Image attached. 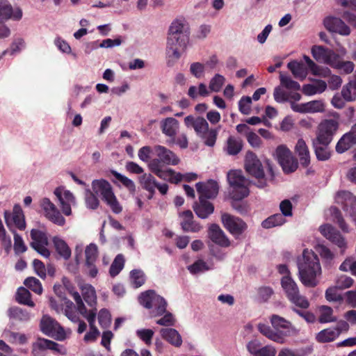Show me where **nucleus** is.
I'll return each mask as SVG.
<instances>
[{
    "mask_svg": "<svg viewBox=\"0 0 356 356\" xmlns=\"http://www.w3.org/2000/svg\"><path fill=\"white\" fill-rule=\"evenodd\" d=\"M189 27L184 19L174 20L168 31L166 52L170 59L177 60L181 57L180 49H186L189 41Z\"/></svg>",
    "mask_w": 356,
    "mask_h": 356,
    "instance_id": "1",
    "label": "nucleus"
},
{
    "mask_svg": "<svg viewBox=\"0 0 356 356\" xmlns=\"http://www.w3.org/2000/svg\"><path fill=\"white\" fill-rule=\"evenodd\" d=\"M299 278L307 287H315L318 284L316 277L321 274L319 259L312 250H304L302 259L298 264Z\"/></svg>",
    "mask_w": 356,
    "mask_h": 356,
    "instance_id": "2",
    "label": "nucleus"
},
{
    "mask_svg": "<svg viewBox=\"0 0 356 356\" xmlns=\"http://www.w3.org/2000/svg\"><path fill=\"white\" fill-rule=\"evenodd\" d=\"M92 188L96 195L102 197L113 213L118 214L122 211V207L118 201L111 184L107 180L104 179L93 180Z\"/></svg>",
    "mask_w": 356,
    "mask_h": 356,
    "instance_id": "3",
    "label": "nucleus"
},
{
    "mask_svg": "<svg viewBox=\"0 0 356 356\" xmlns=\"http://www.w3.org/2000/svg\"><path fill=\"white\" fill-rule=\"evenodd\" d=\"M139 303L145 308L152 311V316H162L166 311L167 302L154 290H148L141 293L138 298Z\"/></svg>",
    "mask_w": 356,
    "mask_h": 356,
    "instance_id": "4",
    "label": "nucleus"
},
{
    "mask_svg": "<svg viewBox=\"0 0 356 356\" xmlns=\"http://www.w3.org/2000/svg\"><path fill=\"white\" fill-rule=\"evenodd\" d=\"M227 180L232 188L231 197L234 200H241L250 193L247 186L248 181L241 170H231L227 174Z\"/></svg>",
    "mask_w": 356,
    "mask_h": 356,
    "instance_id": "5",
    "label": "nucleus"
},
{
    "mask_svg": "<svg viewBox=\"0 0 356 356\" xmlns=\"http://www.w3.org/2000/svg\"><path fill=\"white\" fill-rule=\"evenodd\" d=\"M282 287L291 302L296 307L306 309L309 307V302L306 297L300 294L296 282L290 275H285L281 280Z\"/></svg>",
    "mask_w": 356,
    "mask_h": 356,
    "instance_id": "6",
    "label": "nucleus"
},
{
    "mask_svg": "<svg viewBox=\"0 0 356 356\" xmlns=\"http://www.w3.org/2000/svg\"><path fill=\"white\" fill-rule=\"evenodd\" d=\"M245 168L249 175L257 179L254 184L258 188H263L266 186V178L262 163L252 152H248L245 155Z\"/></svg>",
    "mask_w": 356,
    "mask_h": 356,
    "instance_id": "7",
    "label": "nucleus"
},
{
    "mask_svg": "<svg viewBox=\"0 0 356 356\" xmlns=\"http://www.w3.org/2000/svg\"><path fill=\"white\" fill-rule=\"evenodd\" d=\"M339 128V123L334 119L322 121L318 126L316 143L323 146H327L332 140L333 136Z\"/></svg>",
    "mask_w": 356,
    "mask_h": 356,
    "instance_id": "8",
    "label": "nucleus"
},
{
    "mask_svg": "<svg viewBox=\"0 0 356 356\" xmlns=\"http://www.w3.org/2000/svg\"><path fill=\"white\" fill-rule=\"evenodd\" d=\"M41 331L46 335L58 341L65 339V332L63 327L51 317L44 315L40 321Z\"/></svg>",
    "mask_w": 356,
    "mask_h": 356,
    "instance_id": "9",
    "label": "nucleus"
},
{
    "mask_svg": "<svg viewBox=\"0 0 356 356\" xmlns=\"http://www.w3.org/2000/svg\"><path fill=\"white\" fill-rule=\"evenodd\" d=\"M270 323L277 334L282 338V343L285 342L286 337L296 335L298 330L291 323L277 314L270 316Z\"/></svg>",
    "mask_w": 356,
    "mask_h": 356,
    "instance_id": "10",
    "label": "nucleus"
},
{
    "mask_svg": "<svg viewBox=\"0 0 356 356\" xmlns=\"http://www.w3.org/2000/svg\"><path fill=\"white\" fill-rule=\"evenodd\" d=\"M224 227L236 238L241 236L248 228V225L241 218L224 213L221 216Z\"/></svg>",
    "mask_w": 356,
    "mask_h": 356,
    "instance_id": "11",
    "label": "nucleus"
},
{
    "mask_svg": "<svg viewBox=\"0 0 356 356\" xmlns=\"http://www.w3.org/2000/svg\"><path fill=\"white\" fill-rule=\"evenodd\" d=\"M277 161L285 173H291L298 168V161L284 145H279L275 150Z\"/></svg>",
    "mask_w": 356,
    "mask_h": 356,
    "instance_id": "12",
    "label": "nucleus"
},
{
    "mask_svg": "<svg viewBox=\"0 0 356 356\" xmlns=\"http://www.w3.org/2000/svg\"><path fill=\"white\" fill-rule=\"evenodd\" d=\"M4 218L6 225L12 232L14 231L13 229V227H15L19 230L25 229V218L24 212L19 205L15 204L13 207L12 213L6 211L4 212Z\"/></svg>",
    "mask_w": 356,
    "mask_h": 356,
    "instance_id": "13",
    "label": "nucleus"
},
{
    "mask_svg": "<svg viewBox=\"0 0 356 356\" xmlns=\"http://www.w3.org/2000/svg\"><path fill=\"white\" fill-rule=\"evenodd\" d=\"M319 231L323 236L341 249V254L344 253L347 248V243L338 230L332 225L325 224L319 227Z\"/></svg>",
    "mask_w": 356,
    "mask_h": 356,
    "instance_id": "14",
    "label": "nucleus"
},
{
    "mask_svg": "<svg viewBox=\"0 0 356 356\" xmlns=\"http://www.w3.org/2000/svg\"><path fill=\"white\" fill-rule=\"evenodd\" d=\"M22 14L20 8H13L7 0H0V24H3L9 19L19 21Z\"/></svg>",
    "mask_w": 356,
    "mask_h": 356,
    "instance_id": "15",
    "label": "nucleus"
},
{
    "mask_svg": "<svg viewBox=\"0 0 356 356\" xmlns=\"http://www.w3.org/2000/svg\"><path fill=\"white\" fill-rule=\"evenodd\" d=\"M336 202L342 206L343 209L350 216L356 218V197L348 191L338 192Z\"/></svg>",
    "mask_w": 356,
    "mask_h": 356,
    "instance_id": "16",
    "label": "nucleus"
},
{
    "mask_svg": "<svg viewBox=\"0 0 356 356\" xmlns=\"http://www.w3.org/2000/svg\"><path fill=\"white\" fill-rule=\"evenodd\" d=\"M41 207L45 212V216L49 220L60 226L65 224V220L64 217L49 198L45 197L42 200Z\"/></svg>",
    "mask_w": 356,
    "mask_h": 356,
    "instance_id": "17",
    "label": "nucleus"
},
{
    "mask_svg": "<svg viewBox=\"0 0 356 356\" xmlns=\"http://www.w3.org/2000/svg\"><path fill=\"white\" fill-rule=\"evenodd\" d=\"M325 29L332 33H337L342 35H348L350 29L340 18L335 17H327L323 20Z\"/></svg>",
    "mask_w": 356,
    "mask_h": 356,
    "instance_id": "18",
    "label": "nucleus"
},
{
    "mask_svg": "<svg viewBox=\"0 0 356 356\" xmlns=\"http://www.w3.org/2000/svg\"><path fill=\"white\" fill-rule=\"evenodd\" d=\"M195 186L200 197L204 199H213L218 194V184L213 179H209L207 182H198Z\"/></svg>",
    "mask_w": 356,
    "mask_h": 356,
    "instance_id": "19",
    "label": "nucleus"
},
{
    "mask_svg": "<svg viewBox=\"0 0 356 356\" xmlns=\"http://www.w3.org/2000/svg\"><path fill=\"white\" fill-rule=\"evenodd\" d=\"M248 351L252 356H275L276 350L271 346H262L261 342L257 339L249 341L246 346Z\"/></svg>",
    "mask_w": 356,
    "mask_h": 356,
    "instance_id": "20",
    "label": "nucleus"
},
{
    "mask_svg": "<svg viewBox=\"0 0 356 356\" xmlns=\"http://www.w3.org/2000/svg\"><path fill=\"white\" fill-rule=\"evenodd\" d=\"M356 145V126H353L350 131L346 133L337 142L336 152L342 154ZM356 157V153L354 155Z\"/></svg>",
    "mask_w": 356,
    "mask_h": 356,
    "instance_id": "21",
    "label": "nucleus"
},
{
    "mask_svg": "<svg viewBox=\"0 0 356 356\" xmlns=\"http://www.w3.org/2000/svg\"><path fill=\"white\" fill-rule=\"evenodd\" d=\"M60 345L51 340L38 338L35 342L32 344L31 353L33 356H44L43 352L46 350H51L60 353Z\"/></svg>",
    "mask_w": 356,
    "mask_h": 356,
    "instance_id": "22",
    "label": "nucleus"
},
{
    "mask_svg": "<svg viewBox=\"0 0 356 356\" xmlns=\"http://www.w3.org/2000/svg\"><path fill=\"white\" fill-rule=\"evenodd\" d=\"M208 236L216 245L227 248L230 245V241L223 230L216 223L211 224L208 229Z\"/></svg>",
    "mask_w": 356,
    "mask_h": 356,
    "instance_id": "23",
    "label": "nucleus"
},
{
    "mask_svg": "<svg viewBox=\"0 0 356 356\" xmlns=\"http://www.w3.org/2000/svg\"><path fill=\"white\" fill-rule=\"evenodd\" d=\"M184 122L188 127H192L200 137L204 136L209 129L207 121L202 117L195 118L193 115H188L184 118Z\"/></svg>",
    "mask_w": 356,
    "mask_h": 356,
    "instance_id": "24",
    "label": "nucleus"
},
{
    "mask_svg": "<svg viewBox=\"0 0 356 356\" xmlns=\"http://www.w3.org/2000/svg\"><path fill=\"white\" fill-rule=\"evenodd\" d=\"M181 216L183 220L180 225L184 232L196 233L202 229V225L194 220L193 212L191 210L183 211Z\"/></svg>",
    "mask_w": 356,
    "mask_h": 356,
    "instance_id": "25",
    "label": "nucleus"
},
{
    "mask_svg": "<svg viewBox=\"0 0 356 356\" xmlns=\"http://www.w3.org/2000/svg\"><path fill=\"white\" fill-rule=\"evenodd\" d=\"M193 209L195 214L202 219L207 218L214 211L213 204L203 197H199V202H194Z\"/></svg>",
    "mask_w": 356,
    "mask_h": 356,
    "instance_id": "26",
    "label": "nucleus"
},
{
    "mask_svg": "<svg viewBox=\"0 0 356 356\" xmlns=\"http://www.w3.org/2000/svg\"><path fill=\"white\" fill-rule=\"evenodd\" d=\"M158 157L165 165H177L179 162V158L171 150L161 145L155 147Z\"/></svg>",
    "mask_w": 356,
    "mask_h": 356,
    "instance_id": "27",
    "label": "nucleus"
},
{
    "mask_svg": "<svg viewBox=\"0 0 356 356\" xmlns=\"http://www.w3.org/2000/svg\"><path fill=\"white\" fill-rule=\"evenodd\" d=\"M295 151L298 154L300 164L306 168L310 163L309 151L305 141L302 138L298 139Z\"/></svg>",
    "mask_w": 356,
    "mask_h": 356,
    "instance_id": "28",
    "label": "nucleus"
},
{
    "mask_svg": "<svg viewBox=\"0 0 356 356\" xmlns=\"http://www.w3.org/2000/svg\"><path fill=\"white\" fill-rule=\"evenodd\" d=\"M163 339L175 347H179L182 344V339L179 333L174 328H162L160 330Z\"/></svg>",
    "mask_w": 356,
    "mask_h": 356,
    "instance_id": "29",
    "label": "nucleus"
},
{
    "mask_svg": "<svg viewBox=\"0 0 356 356\" xmlns=\"http://www.w3.org/2000/svg\"><path fill=\"white\" fill-rule=\"evenodd\" d=\"M52 241L55 250L60 257L64 260H68L71 257L72 252L67 243L58 236H54Z\"/></svg>",
    "mask_w": 356,
    "mask_h": 356,
    "instance_id": "30",
    "label": "nucleus"
},
{
    "mask_svg": "<svg viewBox=\"0 0 356 356\" xmlns=\"http://www.w3.org/2000/svg\"><path fill=\"white\" fill-rule=\"evenodd\" d=\"M178 121L173 118H167L161 122L162 132L171 138H174L178 129Z\"/></svg>",
    "mask_w": 356,
    "mask_h": 356,
    "instance_id": "31",
    "label": "nucleus"
},
{
    "mask_svg": "<svg viewBox=\"0 0 356 356\" xmlns=\"http://www.w3.org/2000/svg\"><path fill=\"white\" fill-rule=\"evenodd\" d=\"M157 177L165 181H168L172 184H178L183 179V175L180 172H176L172 169L160 170L156 174Z\"/></svg>",
    "mask_w": 356,
    "mask_h": 356,
    "instance_id": "32",
    "label": "nucleus"
},
{
    "mask_svg": "<svg viewBox=\"0 0 356 356\" xmlns=\"http://www.w3.org/2000/svg\"><path fill=\"white\" fill-rule=\"evenodd\" d=\"M339 336V332L334 327L324 329L316 335V340L320 343H327L333 341Z\"/></svg>",
    "mask_w": 356,
    "mask_h": 356,
    "instance_id": "33",
    "label": "nucleus"
},
{
    "mask_svg": "<svg viewBox=\"0 0 356 356\" xmlns=\"http://www.w3.org/2000/svg\"><path fill=\"white\" fill-rule=\"evenodd\" d=\"M287 67L296 78L303 80L307 76V69L304 64L296 60L291 61L288 63Z\"/></svg>",
    "mask_w": 356,
    "mask_h": 356,
    "instance_id": "34",
    "label": "nucleus"
},
{
    "mask_svg": "<svg viewBox=\"0 0 356 356\" xmlns=\"http://www.w3.org/2000/svg\"><path fill=\"white\" fill-rule=\"evenodd\" d=\"M243 142L241 139L235 138L234 136H229L227 141L226 151L229 155H236L242 149Z\"/></svg>",
    "mask_w": 356,
    "mask_h": 356,
    "instance_id": "35",
    "label": "nucleus"
},
{
    "mask_svg": "<svg viewBox=\"0 0 356 356\" xmlns=\"http://www.w3.org/2000/svg\"><path fill=\"white\" fill-rule=\"evenodd\" d=\"M16 300L22 305H27L31 307L35 306V303L31 300V294L29 291L24 287H19L16 293Z\"/></svg>",
    "mask_w": 356,
    "mask_h": 356,
    "instance_id": "36",
    "label": "nucleus"
},
{
    "mask_svg": "<svg viewBox=\"0 0 356 356\" xmlns=\"http://www.w3.org/2000/svg\"><path fill=\"white\" fill-rule=\"evenodd\" d=\"M341 95L348 102L353 101L356 99V77L343 87Z\"/></svg>",
    "mask_w": 356,
    "mask_h": 356,
    "instance_id": "37",
    "label": "nucleus"
},
{
    "mask_svg": "<svg viewBox=\"0 0 356 356\" xmlns=\"http://www.w3.org/2000/svg\"><path fill=\"white\" fill-rule=\"evenodd\" d=\"M286 222V219L281 213L272 215L264 220L261 225L265 229H270L276 226L282 225Z\"/></svg>",
    "mask_w": 356,
    "mask_h": 356,
    "instance_id": "38",
    "label": "nucleus"
},
{
    "mask_svg": "<svg viewBox=\"0 0 356 356\" xmlns=\"http://www.w3.org/2000/svg\"><path fill=\"white\" fill-rule=\"evenodd\" d=\"M258 330L269 339L279 343H282V338L280 335L277 334L275 330H273L269 325L264 323H259L258 325Z\"/></svg>",
    "mask_w": 356,
    "mask_h": 356,
    "instance_id": "39",
    "label": "nucleus"
},
{
    "mask_svg": "<svg viewBox=\"0 0 356 356\" xmlns=\"http://www.w3.org/2000/svg\"><path fill=\"white\" fill-rule=\"evenodd\" d=\"M337 317L333 316V309L327 305L320 307V316L318 321L321 323H326L337 321Z\"/></svg>",
    "mask_w": 356,
    "mask_h": 356,
    "instance_id": "40",
    "label": "nucleus"
},
{
    "mask_svg": "<svg viewBox=\"0 0 356 356\" xmlns=\"http://www.w3.org/2000/svg\"><path fill=\"white\" fill-rule=\"evenodd\" d=\"M143 188L148 192H152L157 186V181L152 174H144L140 178Z\"/></svg>",
    "mask_w": 356,
    "mask_h": 356,
    "instance_id": "41",
    "label": "nucleus"
},
{
    "mask_svg": "<svg viewBox=\"0 0 356 356\" xmlns=\"http://www.w3.org/2000/svg\"><path fill=\"white\" fill-rule=\"evenodd\" d=\"M111 174L122 183V184L129 191L131 194H134L136 192V185L135 183L127 177L124 175L118 172L115 170H111Z\"/></svg>",
    "mask_w": 356,
    "mask_h": 356,
    "instance_id": "42",
    "label": "nucleus"
},
{
    "mask_svg": "<svg viewBox=\"0 0 356 356\" xmlns=\"http://www.w3.org/2000/svg\"><path fill=\"white\" fill-rule=\"evenodd\" d=\"M9 315L10 318L20 321H27L30 319L29 313L17 307H11L9 309Z\"/></svg>",
    "mask_w": 356,
    "mask_h": 356,
    "instance_id": "43",
    "label": "nucleus"
},
{
    "mask_svg": "<svg viewBox=\"0 0 356 356\" xmlns=\"http://www.w3.org/2000/svg\"><path fill=\"white\" fill-rule=\"evenodd\" d=\"M124 257L122 254H118L110 266V275L113 277L118 275L124 268Z\"/></svg>",
    "mask_w": 356,
    "mask_h": 356,
    "instance_id": "44",
    "label": "nucleus"
},
{
    "mask_svg": "<svg viewBox=\"0 0 356 356\" xmlns=\"http://www.w3.org/2000/svg\"><path fill=\"white\" fill-rule=\"evenodd\" d=\"M31 238L33 240L31 243V246L48 244V238L46 234L39 229H33L31 231Z\"/></svg>",
    "mask_w": 356,
    "mask_h": 356,
    "instance_id": "45",
    "label": "nucleus"
},
{
    "mask_svg": "<svg viewBox=\"0 0 356 356\" xmlns=\"http://www.w3.org/2000/svg\"><path fill=\"white\" fill-rule=\"evenodd\" d=\"M131 284L134 288L137 289L145 284V277L144 273L140 270L134 269L130 273Z\"/></svg>",
    "mask_w": 356,
    "mask_h": 356,
    "instance_id": "46",
    "label": "nucleus"
},
{
    "mask_svg": "<svg viewBox=\"0 0 356 356\" xmlns=\"http://www.w3.org/2000/svg\"><path fill=\"white\" fill-rule=\"evenodd\" d=\"M339 288L337 286L329 287L325 293V298L329 302H337L341 304L343 302V296L338 293Z\"/></svg>",
    "mask_w": 356,
    "mask_h": 356,
    "instance_id": "47",
    "label": "nucleus"
},
{
    "mask_svg": "<svg viewBox=\"0 0 356 356\" xmlns=\"http://www.w3.org/2000/svg\"><path fill=\"white\" fill-rule=\"evenodd\" d=\"M329 50L323 46L314 45L312 48V54L317 62L324 63Z\"/></svg>",
    "mask_w": 356,
    "mask_h": 356,
    "instance_id": "48",
    "label": "nucleus"
},
{
    "mask_svg": "<svg viewBox=\"0 0 356 356\" xmlns=\"http://www.w3.org/2000/svg\"><path fill=\"white\" fill-rule=\"evenodd\" d=\"M24 284L37 294L42 293V286L40 280L34 277H27L24 280Z\"/></svg>",
    "mask_w": 356,
    "mask_h": 356,
    "instance_id": "49",
    "label": "nucleus"
},
{
    "mask_svg": "<svg viewBox=\"0 0 356 356\" xmlns=\"http://www.w3.org/2000/svg\"><path fill=\"white\" fill-rule=\"evenodd\" d=\"M280 79L281 84L287 89L299 90L300 89V84L289 76L284 75L282 72H280Z\"/></svg>",
    "mask_w": 356,
    "mask_h": 356,
    "instance_id": "50",
    "label": "nucleus"
},
{
    "mask_svg": "<svg viewBox=\"0 0 356 356\" xmlns=\"http://www.w3.org/2000/svg\"><path fill=\"white\" fill-rule=\"evenodd\" d=\"M313 145L314 147L315 154L318 160L326 161L330 159V152L327 149V146H319V144L318 143H316L315 141L313 142Z\"/></svg>",
    "mask_w": 356,
    "mask_h": 356,
    "instance_id": "51",
    "label": "nucleus"
},
{
    "mask_svg": "<svg viewBox=\"0 0 356 356\" xmlns=\"http://www.w3.org/2000/svg\"><path fill=\"white\" fill-rule=\"evenodd\" d=\"M307 64L314 75L326 76L330 74L327 67L323 68L317 65L311 58H308Z\"/></svg>",
    "mask_w": 356,
    "mask_h": 356,
    "instance_id": "52",
    "label": "nucleus"
},
{
    "mask_svg": "<svg viewBox=\"0 0 356 356\" xmlns=\"http://www.w3.org/2000/svg\"><path fill=\"white\" fill-rule=\"evenodd\" d=\"M225 79L222 75L216 74L210 81L209 88L211 91L219 92L224 85Z\"/></svg>",
    "mask_w": 356,
    "mask_h": 356,
    "instance_id": "53",
    "label": "nucleus"
},
{
    "mask_svg": "<svg viewBox=\"0 0 356 356\" xmlns=\"http://www.w3.org/2000/svg\"><path fill=\"white\" fill-rule=\"evenodd\" d=\"M332 216L334 218V220L336 221L339 227L341 229V230L344 232H348V225H346L340 210L337 207H333L332 209Z\"/></svg>",
    "mask_w": 356,
    "mask_h": 356,
    "instance_id": "54",
    "label": "nucleus"
},
{
    "mask_svg": "<svg viewBox=\"0 0 356 356\" xmlns=\"http://www.w3.org/2000/svg\"><path fill=\"white\" fill-rule=\"evenodd\" d=\"M154 334V331L151 329H140L136 331V336L147 345L152 343Z\"/></svg>",
    "mask_w": 356,
    "mask_h": 356,
    "instance_id": "55",
    "label": "nucleus"
},
{
    "mask_svg": "<svg viewBox=\"0 0 356 356\" xmlns=\"http://www.w3.org/2000/svg\"><path fill=\"white\" fill-rule=\"evenodd\" d=\"M54 194L60 202L63 213L65 216H70L72 212L71 207H70V202H67L64 201V198L63 197L61 190L58 188H56L54 191Z\"/></svg>",
    "mask_w": 356,
    "mask_h": 356,
    "instance_id": "56",
    "label": "nucleus"
},
{
    "mask_svg": "<svg viewBox=\"0 0 356 356\" xmlns=\"http://www.w3.org/2000/svg\"><path fill=\"white\" fill-rule=\"evenodd\" d=\"M252 104V99L248 96H243L238 102L239 111L244 114L248 115L250 113V105Z\"/></svg>",
    "mask_w": 356,
    "mask_h": 356,
    "instance_id": "57",
    "label": "nucleus"
},
{
    "mask_svg": "<svg viewBox=\"0 0 356 356\" xmlns=\"http://www.w3.org/2000/svg\"><path fill=\"white\" fill-rule=\"evenodd\" d=\"M308 113H318L325 111V104L322 100H314L307 102Z\"/></svg>",
    "mask_w": 356,
    "mask_h": 356,
    "instance_id": "58",
    "label": "nucleus"
},
{
    "mask_svg": "<svg viewBox=\"0 0 356 356\" xmlns=\"http://www.w3.org/2000/svg\"><path fill=\"white\" fill-rule=\"evenodd\" d=\"M14 234V250L16 254H21L26 250V246L25 245L24 241L20 235L13 231Z\"/></svg>",
    "mask_w": 356,
    "mask_h": 356,
    "instance_id": "59",
    "label": "nucleus"
},
{
    "mask_svg": "<svg viewBox=\"0 0 356 356\" xmlns=\"http://www.w3.org/2000/svg\"><path fill=\"white\" fill-rule=\"evenodd\" d=\"M85 254L86 261H96L98 255L97 246L95 243H90L86 247Z\"/></svg>",
    "mask_w": 356,
    "mask_h": 356,
    "instance_id": "60",
    "label": "nucleus"
},
{
    "mask_svg": "<svg viewBox=\"0 0 356 356\" xmlns=\"http://www.w3.org/2000/svg\"><path fill=\"white\" fill-rule=\"evenodd\" d=\"M217 131L216 129H208L204 136H202V138L204 140L205 145L209 147H213L216 141L217 138Z\"/></svg>",
    "mask_w": 356,
    "mask_h": 356,
    "instance_id": "61",
    "label": "nucleus"
},
{
    "mask_svg": "<svg viewBox=\"0 0 356 356\" xmlns=\"http://www.w3.org/2000/svg\"><path fill=\"white\" fill-rule=\"evenodd\" d=\"M340 56L334 51L330 49L326 56L325 64L330 65L332 67L337 69L340 63Z\"/></svg>",
    "mask_w": 356,
    "mask_h": 356,
    "instance_id": "62",
    "label": "nucleus"
},
{
    "mask_svg": "<svg viewBox=\"0 0 356 356\" xmlns=\"http://www.w3.org/2000/svg\"><path fill=\"white\" fill-rule=\"evenodd\" d=\"M354 283L353 280L347 275H341L336 281V286L339 289H344L350 287Z\"/></svg>",
    "mask_w": 356,
    "mask_h": 356,
    "instance_id": "63",
    "label": "nucleus"
},
{
    "mask_svg": "<svg viewBox=\"0 0 356 356\" xmlns=\"http://www.w3.org/2000/svg\"><path fill=\"white\" fill-rule=\"evenodd\" d=\"M98 321L102 327H106L111 323V314L108 309H102L99 312Z\"/></svg>",
    "mask_w": 356,
    "mask_h": 356,
    "instance_id": "64",
    "label": "nucleus"
}]
</instances>
